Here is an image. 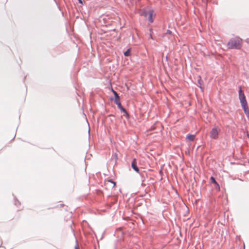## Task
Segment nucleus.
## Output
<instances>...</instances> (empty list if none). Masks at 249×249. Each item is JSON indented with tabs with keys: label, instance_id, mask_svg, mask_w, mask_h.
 Returning a JSON list of instances; mask_svg holds the SVG:
<instances>
[{
	"label": "nucleus",
	"instance_id": "f3484780",
	"mask_svg": "<svg viewBox=\"0 0 249 249\" xmlns=\"http://www.w3.org/2000/svg\"><path fill=\"white\" fill-rule=\"evenodd\" d=\"M78 2H79V3H81V4L83 3L82 0H78Z\"/></svg>",
	"mask_w": 249,
	"mask_h": 249
},
{
	"label": "nucleus",
	"instance_id": "f03ea898",
	"mask_svg": "<svg viewBox=\"0 0 249 249\" xmlns=\"http://www.w3.org/2000/svg\"><path fill=\"white\" fill-rule=\"evenodd\" d=\"M112 91L114 95V102L117 105L118 108L120 109V110H124V107L122 106V104L120 102V97L117 92L114 90L112 89Z\"/></svg>",
	"mask_w": 249,
	"mask_h": 249
},
{
	"label": "nucleus",
	"instance_id": "4468645a",
	"mask_svg": "<svg viewBox=\"0 0 249 249\" xmlns=\"http://www.w3.org/2000/svg\"><path fill=\"white\" fill-rule=\"evenodd\" d=\"M17 203H18V204H20L19 202L16 199L15 200V205H18Z\"/></svg>",
	"mask_w": 249,
	"mask_h": 249
},
{
	"label": "nucleus",
	"instance_id": "9d476101",
	"mask_svg": "<svg viewBox=\"0 0 249 249\" xmlns=\"http://www.w3.org/2000/svg\"><path fill=\"white\" fill-rule=\"evenodd\" d=\"M242 107L245 113H246V112L249 111V107H248V105H245V106H243Z\"/></svg>",
	"mask_w": 249,
	"mask_h": 249
},
{
	"label": "nucleus",
	"instance_id": "9b49d317",
	"mask_svg": "<svg viewBox=\"0 0 249 249\" xmlns=\"http://www.w3.org/2000/svg\"><path fill=\"white\" fill-rule=\"evenodd\" d=\"M121 111H122L123 112H124V116H125L127 118H129V115L128 113L127 112V111L126 110V109L124 108V110H121Z\"/></svg>",
	"mask_w": 249,
	"mask_h": 249
},
{
	"label": "nucleus",
	"instance_id": "2eb2a0df",
	"mask_svg": "<svg viewBox=\"0 0 249 249\" xmlns=\"http://www.w3.org/2000/svg\"><path fill=\"white\" fill-rule=\"evenodd\" d=\"M246 115L247 116V117H249V111L246 112V113H245Z\"/></svg>",
	"mask_w": 249,
	"mask_h": 249
},
{
	"label": "nucleus",
	"instance_id": "dca6fc26",
	"mask_svg": "<svg viewBox=\"0 0 249 249\" xmlns=\"http://www.w3.org/2000/svg\"><path fill=\"white\" fill-rule=\"evenodd\" d=\"M75 249H79V247H78V245H77L75 247Z\"/></svg>",
	"mask_w": 249,
	"mask_h": 249
},
{
	"label": "nucleus",
	"instance_id": "39448f33",
	"mask_svg": "<svg viewBox=\"0 0 249 249\" xmlns=\"http://www.w3.org/2000/svg\"><path fill=\"white\" fill-rule=\"evenodd\" d=\"M210 180L211 182L214 184L215 189L218 191H219L220 190V186L218 182L214 178L213 176L211 177Z\"/></svg>",
	"mask_w": 249,
	"mask_h": 249
},
{
	"label": "nucleus",
	"instance_id": "423d86ee",
	"mask_svg": "<svg viewBox=\"0 0 249 249\" xmlns=\"http://www.w3.org/2000/svg\"><path fill=\"white\" fill-rule=\"evenodd\" d=\"M131 167L136 172H139V169L137 167V160L136 159H134L131 163Z\"/></svg>",
	"mask_w": 249,
	"mask_h": 249
},
{
	"label": "nucleus",
	"instance_id": "f257e3e1",
	"mask_svg": "<svg viewBox=\"0 0 249 249\" xmlns=\"http://www.w3.org/2000/svg\"><path fill=\"white\" fill-rule=\"evenodd\" d=\"M243 40L238 36L231 38L227 44L228 49L240 50L242 46Z\"/></svg>",
	"mask_w": 249,
	"mask_h": 249
},
{
	"label": "nucleus",
	"instance_id": "1a4fd4ad",
	"mask_svg": "<svg viewBox=\"0 0 249 249\" xmlns=\"http://www.w3.org/2000/svg\"><path fill=\"white\" fill-rule=\"evenodd\" d=\"M124 55L125 56H129L130 55V49H127L125 52H124Z\"/></svg>",
	"mask_w": 249,
	"mask_h": 249
},
{
	"label": "nucleus",
	"instance_id": "20e7f679",
	"mask_svg": "<svg viewBox=\"0 0 249 249\" xmlns=\"http://www.w3.org/2000/svg\"><path fill=\"white\" fill-rule=\"evenodd\" d=\"M239 99L242 107L248 105L246 97L241 87H240L239 90Z\"/></svg>",
	"mask_w": 249,
	"mask_h": 249
},
{
	"label": "nucleus",
	"instance_id": "f8f14e48",
	"mask_svg": "<svg viewBox=\"0 0 249 249\" xmlns=\"http://www.w3.org/2000/svg\"><path fill=\"white\" fill-rule=\"evenodd\" d=\"M108 183H110V185L111 186V187L112 188L114 187L115 186V185H116L115 182L113 181L112 179L108 180Z\"/></svg>",
	"mask_w": 249,
	"mask_h": 249
},
{
	"label": "nucleus",
	"instance_id": "7ed1b4c3",
	"mask_svg": "<svg viewBox=\"0 0 249 249\" xmlns=\"http://www.w3.org/2000/svg\"><path fill=\"white\" fill-rule=\"evenodd\" d=\"M220 132V129L218 126L213 128L210 133V138L213 139H217Z\"/></svg>",
	"mask_w": 249,
	"mask_h": 249
},
{
	"label": "nucleus",
	"instance_id": "a211bd4d",
	"mask_svg": "<svg viewBox=\"0 0 249 249\" xmlns=\"http://www.w3.org/2000/svg\"><path fill=\"white\" fill-rule=\"evenodd\" d=\"M200 81H201L200 78L199 79H198V83L200 85H201Z\"/></svg>",
	"mask_w": 249,
	"mask_h": 249
},
{
	"label": "nucleus",
	"instance_id": "0eeeda50",
	"mask_svg": "<svg viewBox=\"0 0 249 249\" xmlns=\"http://www.w3.org/2000/svg\"><path fill=\"white\" fill-rule=\"evenodd\" d=\"M186 139L189 140L190 141H193L195 139V135L192 134L187 135Z\"/></svg>",
	"mask_w": 249,
	"mask_h": 249
},
{
	"label": "nucleus",
	"instance_id": "ddd939ff",
	"mask_svg": "<svg viewBox=\"0 0 249 249\" xmlns=\"http://www.w3.org/2000/svg\"><path fill=\"white\" fill-rule=\"evenodd\" d=\"M166 34L171 35L172 32L169 30H167L166 33L165 34V35L163 36H165V35H166Z\"/></svg>",
	"mask_w": 249,
	"mask_h": 249
},
{
	"label": "nucleus",
	"instance_id": "6e6552de",
	"mask_svg": "<svg viewBox=\"0 0 249 249\" xmlns=\"http://www.w3.org/2000/svg\"><path fill=\"white\" fill-rule=\"evenodd\" d=\"M152 12H150L148 13V21L150 23H152L153 22V20L152 18Z\"/></svg>",
	"mask_w": 249,
	"mask_h": 249
}]
</instances>
